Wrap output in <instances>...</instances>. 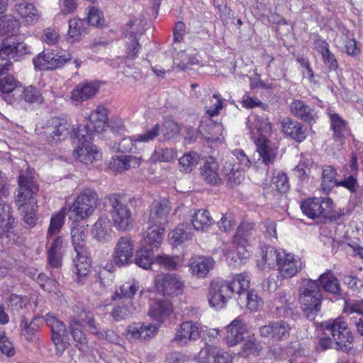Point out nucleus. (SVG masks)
Instances as JSON below:
<instances>
[{
	"label": "nucleus",
	"instance_id": "a878e982",
	"mask_svg": "<svg viewBox=\"0 0 363 363\" xmlns=\"http://www.w3.org/2000/svg\"><path fill=\"white\" fill-rule=\"evenodd\" d=\"M158 331L155 324L133 323L127 328L129 338L132 340H146L152 338Z\"/></svg>",
	"mask_w": 363,
	"mask_h": 363
},
{
	"label": "nucleus",
	"instance_id": "49530a36",
	"mask_svg": "<svg viewBox=\"0 0 363 363\" xmlns=\"http://www.w3.org/2000/svg\"><path fill=\"white\" fill-rule=\"evenodd\" d=\"M73 262L79 281H81L79 278L86 277L90 272L91 259L87 256L86 252H83L82 253H76Z\"/></svg>",
	"mask_w": 363,
	"mask_h": 363
},
{
	"label": "nucleus",
	"instance_id": "5fc2aeb1",
	"mask_svg": "<svg viewBox=\"0 0 363 363\" xmlns=\"http://www.w3.org/2000/svg\"><path fill=\"white\" fill-rule=\"evenodd\" d=\"M238 302L240 306L245 304L247 308L251 311H257L263 303L262 298L257 294L247 290L245 291V294H242L241 299Z\"/></svg>",
	"mask_w": 363,
	"mask_h": 363
},
{
	"label": "nucleus",
	"instance_id": "bb28decb",
	"mask_svg": "<svg viewBox=\"0 0 363 363\" xmlns=\"http://www.w3.org/2000/svg\"><path fill=\"white\" fill-rule=\"evenodd\" d=\"M99 89L96 82H84L74 88L71 92V99L76 102H83L93 98Z\"/></svg>",
	"mask_w": 363,
	"mask_h": 363
},
{
	"label": "nucleus",
	"instance_id": "4c0bfd02",
	"mask_svg": "<svg viewBox=\"0 0 363 363\" xmlns=\"http://www.w3.org/2000/svg\"><path fill=\"white\" fill-rule=\"evenodd\" d=\"M255 231L254 224L248 222H242L238 226L236 233L233 238L234 244L243 247L248 242Z\"/></svg>",
	"mask_w": 363,
	"mask_h": 363
},
{
	"label": "nucleus",
	"instance_id": "4d7b16f0",
	"mask_svg": "<svg viewBox=\"0 0 363 363\" xmlns=\"http://www.w3.org/2000/svg\"><path fill=\"white\" fill-rule=\"evenodd\" d=\"M66 211V208H62L58 213L52 216L48 230V236H52L60 231L65 223Z\"/></svg>",
	"mask_w": 363,
	"mask_h": 363
},
{
	"label": "nucleus",
	"instance_id": "603ef678",
	"mask_svg": "<svg viewBox=\"0 0 363 363\" xmlns=\"http://www.w3.org/2000/svg\"><path fill=\"white\" fill-rule=\"evenodd\" d=\"M331 129L333 130V138L335 140H342L345 138L344 132L346 129V121L337 113L329 114Z\"/></svg>",
	"mask_w": 363,
	"mask_h": 363
},
{
	"label": "nucleus",
	"instance_id": "5701e85b",
	"mask_svg": "<svg viewBox=\"0 0 363 363\" xmlns=\"http://www.w3.org/2000/svg\"><path fill=\"white\" fill-rule=\"evenodd\" d=\"M225 340L228 346H235L242 342L247 334L246 324L242 319L237 318L226 327Z\"/></svg>",
	"mask_w": 363,
	"mask_h": 363
},
{
	"label": "nucleus",
	"instance_id": "3c124183",
	"mask_svg": "<svg viewBox=\"0 0 363 363\" xmlns=\"http://www.w3.org/2000/svg\"><path fill=\"white\" fill-rule=\"evenodd\" d=\"M155 263L169 271L177 270L181 267V259L178 256H170L166 254L158 255L155 258Z\"/></svg>",
	"mask_w": 363,
	"mask_h": 363
},
{
	"label": "nucleus",
	"instance_id": "052dcab7",
	"mask_svg": "<svg viewBox=\"0 0 363 363\" xmlns=\"http://www.w3.org/2000/svg\"><path fill=\"white\" fill-rule=\"evenodd\" d=\"M177 157V151L173 148H160L155 151L152 159L155 161L168 162Z\"/></svg>",
	"mask_w": 363,
	"mask_h": 363
},
{
	"label": "nucleus",
	"instance_id": "2eb2a0df",
	"mask_svg": "<svg viewBox=\"0 0 363 363\" xmlns=\"http://www.w3.org/2000/svg\"><path fill=\"white\" fill-rule=\"evenodd\" d=\"M231 289L225 280L212 281L208 294L209 305L212 308L220 309L226 306V303L232 296Z\"/></svg>",
	"mask_w": 363,
	"mask_h": 363
},
{
	"label": "nucleus",
	"instance_id": "13d9d810",
	"mask_svg": "<svg viewBox=\"0 0 363 363\" xmlns=\"http://www.w3.org/2000/svg\"><path fill=\"white\" fill-rule=\"evenodd\" d=\"M138 287L136 286L134 284L126 282L120 287L119 290L116 291L114 299L117 298H125L126 302H128L129 300L132 301V298L138 291Z\"/></svg>",
	"mask_w": 363,
	"mask_h": 363
},
{
	"label": "nucleus",
	"instance_id": "c85d7f7f",
	"mask_svg": "<svg viewBox=\"0 0 363 363\" xmlns=\"http://www.w3.org/2000/svg\"><path fill=\"white\" fill-rule=\"evenodd\" d=\"M290 108L292 115L308 123L315 122L318 118L315 109L301 100L293 101Z\"/></svg>",
	"mask_w": 363,
	"mask_h": 363
},
{
	"label": "nucleus",
	"instance_id": "4468645a",
	"mask_svg": "<svg viewBox=\"0 0 363 363\" xmlns=\"http://www.w3.org/2000/svg\"><path fill=\"white\" fill-rule=\"evenodd\" d=\"M43 319L51 330L52 341L55 346L56 354L61 356L67 347V342L65 340L67 335L66 326L52 313L46 314Z\"/></svg>",
	"mask_w": 363,
	"mask_h": 363
},
{
	"label": "nucleus",
	"instance_id": "2f4dec72",
	"mask_svg": "<svg viewBox=\"0 0 363 363\" xmlns=\"http://www.w3.org/2000/svg\"><path fill=\"white\" fill-rule=\"evenodd\" d=\"M172 312V307L169 301L158 299L150 306L148 314L151 318L162 323Z\"/></svg>",
	"mask_w": 363,
	"mask_h": 363
},
{
	"label": "nucleus",
	"instance_id": "412c9836",
	"mask_svg": "<svg viewBox=\"0 0 363 363\" xmlns=\"http://www.w3.org/2000/svg\"><path fill=\"white\" fill-rule=\"evenodd\" d=\"M289 189V179L286 173L274 171L269 182L267 180L263 184L265 196H276L278 193H286Z\"/></svg>",
	"mask_w": 363,
	"mask_h": 363
},
{
	"label": "nucleus",
	"instance_id": "338daca9",
	"mask_svg": "<svg viewBox=\"0 0 363 363\" xmlns=\"http://www.w3.org/2000/svg\"><path fill=\"white\" fill-rule=\"evenodd\" d=\"M1 21H4L2 26H0V35H11L14 33L15 29L19 26V23L17 20L12 18H8L6 17L1 18Z\"/></svg>",
	"mask_w": 363,
	"mask_h": 363
},
{
	"label": "nucleus",
	"instance_id": "69168bd1",
	"mask_svg": "<svg viewBox=\"0 0 363 363\" xmlns=\"http://www.w3.org/2000/svg\"><path fill=\"white\" fill-rule=\"evenodd\" d=\"M138 141L135 136L133 138H124L118 143V150L121 152H136Z\"/></svg>",
	"mask_w": 363,
	"mask_h": 363
},
{
	"label": "nucleus",
	"instance_id": "680f3d73",
	"mask_svg": "<svg viewBox=\"0 0 363 363\" xmlns=\"http://www.w3.org/2000/svg\"><path fill=\"white\" fill-rule=\"evenodd\" d=\"M160 130L161 127L159 123H157L151 129L135 135V140L138 143H149L154 140L159 135Z\"/></svg>",
	"mask_w": 363,
	"mask_h": 363
},
{
	"label": "nucleus",
	"instance_id": "f704fd0d",
	"mask_svg": "<svg viewBox=\"0 0 363 363\" xmlns=\"http://www.w3.org/2000/svg\"><path fill=\"white\" fill-rule=\"evenodd\" d=\"M317 281L325 291L334 295H340V281L330 270L320 274Z\"/></svg>",
	"mask_w": 363,
	"mask_h": 363
},
{
	"label": "nucleus",
	"instance_id": "6e6d98bb",
	"mask_svg": "<svg viewBox=\"0 0 363 363\" xmlns=\"http://www.w3.org/2000/svg\"><path fill=\"white\" fill-rule=\"evenodd\" d=\"M69 330L70 334L77 343L85 345L86 343V334L83 331V325L79 324L75 318H69Z\"/></svg>",
	"mask_w": 363,
	"mask_h": 363
},
{
	"label": "nucleus",
	"instance_id": "473e14b6",
	"mask_svg": "<svg viewBox=\"0 0 363 363\" xmlns=\"http://www.w3.org/2000/svg\"><path fill=\"white\" fill-rule=\"evenodd\" d=\"M112 225L107 217H101L94 223L93 227V236L99 242H106L111 240Z\"/></svg>",
	"mask_w": 363,
	"mask_h": 363
},
{
	"label": "nucleus",
	"instance_id": "6e6552de",
	"mask_svg": "<svg viewBox=\"0 0 363 363\" xmlns=\"http://www.w3.org/2000/svg\"><path fill=\"white\" fill-rule=\"evenodd\" d=\"M111 206L110 210L115 227L121 230H127L132 227V213L119 194H111L107 197Z\"/></svg>",
	"mask_w": 363,
	"mask_h": 363
},
{
	"label": "nucleus",
	"instance_id": "f8f14e48",
	"mask_svg": "<svg viewBox=\"0 0 363 363\" xmlns=\"http://www.w3.org/2000/svg\"><path fill=\"white\" fill-rule=\"evenodd\" d=\"M71 127V124L64 118H51L43 127L47 142L52 145H57L70 135Z\"/></svg>",
	"mask_w": 363,
	"mask_h": 363
},
{
	"label": "nucleus",
	"instance_id": "dca6fc26",
	"mask_svg": "<svg viewBox=\"0 0 363 363\" xmlns=\"http://www.w3.org/2000/svg\"><path fill=\"white\" fill-rule=\"evenodd\" d=\"M291 331V325L283 320L271 321L259 328L261 337L272 342H279L288 340Z\"/></svg>",
	"mask_w": 363,
	"mask_h": 363
},
{
	"label": "nucleus",
	"instance_id": "e433bc0d",
	"mask_svg": "<svg viewBox=\"0 0 363 363\" xmlns=\"http://www.w3.org/2000/svg\"><path fill=\"white\" fill-rule=\"evenodd\" d=\"M227 284L230 286L232 291V296L234 294H238L237 301H240L242 294H245L250 286L249 277L245 274H238L234 276L230 281H227Z\"/></svg>",
	"mask_w": 363,
	"mask_h": 363
},
{
	"label": "nucleus",
	"instance_id": "1a4fd4ad",
	"mask_svg": "<svg viewBox=\"0 0 363 363\" xmlns=\"http://www.w3.org/2000/svg\"><path fill=\"white\" fill-rule=\"evenodd\" d=\"M232 155L223 167V172L229 183L237 184L241 182L245 169L249 166L250 161L242 150H235Z\"/></svg>",
	"mask_w": 363,
	"mask_h": 363
},
{
	"label": "nucleus",
	"instance_id": "b1692460",
	"mask_svg": "<svg viewBox=\"0 0 363 363\" xmlns=\"http://www.w3.org/2000/svg\"><path fill=\"white\" fill-rule=\"evenodd\" d=\"M108 110L104 106H99L91 111L89 121L86 125L88 131L93 133H101L107 127Z\"/></svg>",
	"mask_w": 363,
	"mask_h": 363
},
{
	"label": "nucleus",
	"instance_id": "f257e3e1",
	"mask_svg": "<svg viewBox=\"0 0 363 363\" xmlns=\"http://www.w3.org/2000/svg\"><path fill=\"white\" fill-rule=\"evenodd\" d=\"M33 169L28 168L21 172L18 177V187L16 190L15 203L18 206L24 222L33 227L36 223V211L38 208L35 196L39 188L33 180Z\"/></svg>",
	"mask_w": 363,
	"mask_h": 363
},
{
	"label": "nucleus",
	"instance_id": "09e8293b",
	"mask_svg": "<svg viewBox=\"0 0 363 363\" xmlns=\"http://www.w3.org/2000/svg\"><path fill=\"white\" fill-rule=\"evenodd\" d=\"M337 172L335 168L330 165L323 168L321 189L323 191L328 194L337 184Z\"/></svg>",
	"mask_w": 363,
	"mask_h": 363
},
{
	"label": "nucleus",
	"instance_id": "a211bd4d",
	"mask_svg": "<svg viewBox=\"0 0 363 363\" xmlns=\"http://www.w3.org/2000/svg\"><path fill=\"white\" fill-rule=\"evenodd\" d=\"M302 269L303 264L299 257L286 252L277 266L279 276L284 279L296 276Z\"/></svg>",
	"mask_w": 363,
	"mask_h": 363
},
{
	"label": "nucleus",
	"instance_id": "9d476101",
	"mask_svg": "<svg viewBox=\"0 0 363 363\" xmlns=\"http://www.w3.org/2000/svg\"><path fill=\"white\" fill-rule=\"evenodd\" d=\"M333 204L330 198H310L301 203V208L303 214L309 218H325L330 216Z\"/></svg>",
	"mask_w": 363,
	"mask_h": 363
},
{
	"label": "nucleus",
	"instance_id": "aec40b11",
	"mask_svg": "<svg viewBox=\"0 0 363 363\" xmlns=\"http://www.w3.org/2000/svg\"><path fill=\"white\" fill-rule=\"evenodd\" d=\"M191 274L198 279H203L215 266V261L211 257L195 256L188 263Z\"/></svg>",
	"mask_w": 363,
	"mask_h": 363
},
{
	"label": "nucleus",
	"instance_id": "c03bdc74",
	"mask_svg": "<svg viewBox=\"0 0 363 363\" xmlns=\"http://www.w3.org/2000/svg\"><path fill=\"white\" fill-rule=\"evenodd\" d=\"M21 84L11 74H6L4 77L0 78V92L6 96L15 97L17 92L21 91Z\"/></svg>",
	"mask_w": 363,
	"mask_h": 363
},
{
	"label": "nucleus",
	"instance_id": "cd10ccee",
	"mask_svg": "<svg viewBox=\"0 0 363 363\" xmlns=\"http://www.w3.org/2000/svg\"><path fill=\"white\" fill-rule=\"evenodd\" d=\"M74 314L69 318H75L79 324H82L86 330L92 334H98L100 337H103L102 333H99L98 324L96 323L94 314L86 311L85 308H80L79 306H74Z\"/></svg>",
	"mask_w": 363,
	"mask_h": 363
},
{
	"label": "nucleus",
	"instance_id": "f03ea898",
	"mask_svg": "<svg viewBox=\"0 0 363 363\" xmlns=\"http://www.w3.org/2000/svg\"><path fill=\"white\" fill-rule=\"evenodd\" d=\"M172 204L167 199L155 200L149 206L146 221L145 242L160 247L164 238V225L168 223Z\"/></svg>",
	"mask_w": 363,
	"mask_h": 363
},
{
	"label": "nucleus",
	"instance_id": "39448f33",
	"mask_svg": "<svg viewBox=\"0 0 363 363\" xmlns=\"http://www.w3.org/2000/svg\"><path fill=\"white\" fill-rule=\"evenodd\" d=\"M325 335H331L335 349L348 352L353 347L354 337L347 323L340 318L322 323Z\"/></svg>",
	"mask_w": 363,
	"mask_h": 363
},
{
	"label": "nucleus",
	"instance_id": "0eeeda50",
	"mask_svg": "<svg viewBox=\"0 0 363 363\" xmlns=\"http://www.w3.org/2000/svg\"><path fill=\"white\" fill-rule=\"evenodd\" d=\"M97 201L98 195L94 189H83L69 208V218L78 221L88 218L96 208Z\"/></svg>",
	"mask_w": 363,
	"mask_h": 363
},
{
	"label": "nucleus",
	"instance_id": "79ce46f5",
	"mask_svg": "<svg viewBox=\"0 0 363 363\" xmlns=\"http://www.w3.org/2000/svg\"><path fill=\"white\" fill-rule=\"evenodd\" d=\"M72 243L76 253L86 252L85 229L84 226L76 224L71 230Z\"/></svg>",
	"mask_w": 363,
	"mask_h": 363
},
{
	"label": "nucleus",
	"instance_id": "423d86ee",
	"mask_svg": "<svg viewBox=\"0 0 363 363\" xmlns=\"http://www.w3.org/2000/svg\"><path fill=\"white\" fill-rule=\"evenodd\" d=\"M26 43L18 42L13 36L6 38L0 43V76L6 74L13 67L11 60L28 53Z\"/></svg>",
	"mask_w": 363,
	"mask_h": 363
},
{
	"label": "nucleus",
	"instance_id": "ea45409f",
	"mask_svg": "<svg viewBox=\"0 0 363 363\" xmlns=\"http://www.w3.org/2000/svg\"><path fill=\"white\" fill-rule=\"evenodd\" d=\"M139 306H135L132 301L119 305L113 308L111 315L116 321L125 320L139 311Z\"/></svg>",
	"mask_w": 363,
	"mask_h": 363
},
{
	"label": "nucleus",
	"instance_id": "37998d69",
	"mask_svg": "<svg viewBox=\"0 0 363 363\" xmlns=\"http://www.w3.org/2000/svg\"><path fill=\"white\" fill-rule=\"evenodd\" d=\"M169 240L174 245H179L193 237L191 228L187 223H181L169 233Z\"/></svg>",
	"mask_w": 363,
	"mask_h": 363
},
{
	"label": "nucleus",
	"instance_id": "ddd939ff",
	"mask_svg": "<svg viewBox=\"0 0 363 363\" xmlns=\"http://www.w3.org/2000/svg\"><path fill=\"white\" fill-rule=\"evenodd\" d=\"M72 59L69 54L60 55L57 50H44L33 58L35 67L40 70L55 69L62 67Z\"/></svg>",
	"mask_w": 363,
	"mask_h": 363
},
{
	"label": "nucleus",
	"instance_id": "7c9ffc66",
	"mask_svg": "<svg viewBox=\"0 0 363 363\" xmlns=\"http://www.w3.org/2000/svg\"><path fill=\"white\" fill-rule=\"evenodd\" d=\"M142 248L137 251L135 258V263L140 267L147 269L152 263H155L153 257L154 249H157L160 247H155L150 243L145 242V238L143 240Z\"/></svg>",
	"mask_w": 363,
	"mask_h": 363
},
{
	"label": "nucleus",
	"instance_id": "4be33fe9",
	"mask_svg": "<svg viewBox=\"0 0 363 363\" xmlns=\"http://www.w3.org/2000/svg\"><path fill=\"white\" fill-rule=\"evenodd\" d=\"M12 12L13 18H19L27 23H35L40 17L33 4L26 0H15Z\"/></svg>",
	"mask_w": 363,
	"mask_h": 363
},
{
	"label": "nucleus",
	"instance_id": "6ab92c4d",
	"mask_svg": "<svg viewBox=\"0 0 363 363\" xmlns=\"http://www.w3.org/2000/svg\"><path fill=\"white\" fill-rule=\"evenodd\" d=\"M200 335L201 329L197 323L185 321L180 325L172 342L179 345H185L189 341L198 339Z\"/></svg>",
	"mask_w": 363,
	"mask_h": 363
},
{
	"label": "nucleus",
	"instance_id": "bf43d9fd",
	"mask_svg": "<svg viewBox=\"0 0 363 363\" xmlns=\"http://www.w3.org/2000/svg\"><path fill=\"white\" fill-rule=\"evenodd\" d=\"M70 137L72 138L77 139L79 143L83 144L84 142H89L92 139L93 133L88 131L86 125L82 128L81 126L71 127Z\"/></svg>",
	"mask_w": 363,
	"mask_h": 363
},
{
	"label": "nucleus",
	"instance_id": "a18cd8bd",
	"mask_svg": "<svg viewBox=\"0 0 363 363\" xmlns=\"http://www.w3.org/2000/svg\"><path fill=\"white\" fill-rule=\"evenodd\" d=\"M11 209L10 205L0 201V237L13 228L14 218Z\"/></svg>",
	"mask_w": 363,
	"mask_h": 363
},
{
	"label": "nucleus",
	"instance_id": "393cba45",
	"mask_svg": "<svg viewBox=\"0 0 363 363\" xmlns=\"http://www.w3.org/2000/svg\"><path fill=\"white\" fill-rule=\"evenodd\" d=\"M281 130L284 134L296 140L301 143L306 138V128L297 121L291 118H285L281 121Z\"/></svg>",
	"mask_w": 363,
	"mask_h": 363
},
{
	"label": "nucleus",
	"instance_id": "774afa93",
	"mask_svg": "<svg viewBox=\"0 0 363 363\" xmlns=\"http://www.w3.org/2000/svg\"><path fill=\"white\" fill-rule=\"evenodd\" d=\"M86 20L88 22V26H101L104 23L102 13L94 7L90 9Z\"/></svg>",
	"mask_w": 363,
	"mask_h": 363
},
{
	"label": "nucleus",
	"instance_id": "20e7f679",
	"mask_svg": "<svg viewBox=\"0 0 363 363\" xmlns=\"http://www.w3.org/2000/svg\"><path fill=\"white\" fill-rule=\"evenodd\" d=\"M298 301L306 313L320 311L323 301V293L318 281L302 279L298 287Z\"/></svg>",
	"mask_w": 363,
	"mask_h": 363
},
{
	"label": "nucleus",
	"instance_id": "9b49d317",
	"mask_svg": "<svg viewBox=\"0 0 363 363\" xmlns=\"http://www.w3.org/2000/svg\"><path fill=\"white\" fill-rule=\"evenodd\" d=\"M154 284L157 291L165 296H178L182 293L184 287L181 277L171 273L158 274Z\"/></svg>",
	"mask_w": 363,
	"mask_h": 363
},
{
	"label": "nucleus",
	"instance_id": "864d4df0",
	"mask_svg": "<svg viewBox=\"0 0 363 363\" xmlns=\"http://www.w3.org/2000/svg\"><path fill=\"white\" fill-rule=\"evenodd\" d=\"M199 155L196 152L184 154L179 160L180 171L186 173L191 172L199 163Z\"/></svg>",
	"mask_w": 363,
	"mask_h": 363
},
{
	"label": "nucleus",
	"instance_id": "58836bf2",
	"mask_svg": "<svg viewBox=\"0 0 363 363\" xmlns=\"http://www.w3.org/2000/svg\"><path fill=\"white\" fill-rule=\"evenodd\" d=\"M214 220L209 211L205 209L196 210L192 216L191 224L196 230H206Z\"/></svg>",
	"mask_w": 363,
	"mask_h": 363
},
{
	"label": "nucleus",
	"instance_id": "a19ab883",
	"mask_svg": "<svg viewBox=\"0 0 363 363\" xmlns=\"http://www.w3.org/2000/svg\"><path fill=\"white\" fill-rule=\"evenodd\" d=\"M218 164L213 158L206 161L201 168V174L203 179L208 184L214 185L220 182L218 173Z\"/></svg>",
	"mask_w": 363,
	"mask_h": 363
},
{
	"label": "nucleus",
	"instance_id": "0e129e2a",
	"mask_svg": "<svg viewBox=\"0 0 363 363\" xmlns=\"http://www.w3.org/2000/svg\"><path fill=\"white\" fill-rule=\"evenodd\" d=\"M216 347L206 346L202 348L198 354V363H215Z\"/></svg>",
	"mask_w": 363,
	"mask_h": 363
},
{
	"label": "nucleus",
	"instance_id": "72a5a7b5",
	"mask_svg": "<svg viewBox=\"0 0 363 363\" xmlns=\"http://www.w3.org/2000/svg\"><path fill=\"white\" fill-rule=\"evenodd\" d=\"M74 157L79 162L88 164L94 161L100 160L101 153L95 146L82 145L74 150Z\"/></svg>",
	"mask_w": 363,
	"mask_h": 363
},
{
	"label": "nucleus",
	"instance_id": "de8ad7c7",
	"mask_svg": "<svg viewBox=\"0 0 363 363\" xmlns=\"http://www.w3.org/2000/svg\"><path fill=\"white\" fill-rule=\"evenodd\" d=\"M40 317L35 316L31 321L28 322L26 318L22 316L21 320V326L22 328L21 335L26 338L27 341L31 342L35 337V334L40 328L39 325Z\"/></svg>",
	"mask_w": 363,
	"mask_h": 363
},
{
	"label": "nucleus",
	"instance_id": "c756f323",
	"mask_svg": "<svg viewBox=\"0 0 363 363\" xmlns=\"http://www.w3.org/2000/svg\"><path fill=\"white\" fill-rule=\"evenodd\" d=\"M4 100L10 104H13L17 101L24 100L26 102L29 104L41 103L43 101V96L40 92L34 86H29L24 88L21 86V91H18L15 97L11 96H6L4 97Z\"/></svg>",
	"mask_w": 363,
	"mask_h": 363
},
{
	"label": "nucleus",
	"instance_id": "7ed1b4c3",
	"mask_svg": "<svg viewBox=\"0 0 363 363\" xmlns=\"http://www.w3.org/2000/svg\"><path fill=\"white\" fill-rule=\"evenodd\" d=\"M252 125L258 134L257 137L253 130L251 132V138L256 145L257 161L269 167L274 164L278 153L277 147L267 138L272 133V124L267 118L256 116Z\"/></svg>",
	"mask_w": 363,
	"mask_h": 363
},
{
	"label": "nucleus",
	"instance_id": "c9c22d12",
	"mask_svg": "<svg viewBox=\"0 0 363 363\" xmlns=\"http://www.w3.org/2000/svg\"><path fill=\"white\" fill-rule=\"evenodd\" d=\"M88 22L86 19L72 18L69 21V38L73 42L79 41L88 33Z\"/></svg>",
	"mask_w": 363,
	"mask_h": 363
},
{
	"label": "nucleus",
	"instance_id": "e2e57ef3",
	"mask_svg": "<svg viewBox=\"0 0 363 363\" xmlns=\"http://www.w3.org/2000/svg\"><path fill=\"white\" fill-rule=\"evenodd\" d=\"M180 128L178 124L174 121H165L162 124V132L164 137L170 140L179 133Z\"/></svg>",
	"mask_w": 363,
	"mask_h": 363
},
{
	"label": "nucleus",
	"instance_id": "f3484780",
	"mask_svg": "<svg viewBox=\"0 0 363 363\" xmlns=\"http://www.w3.org/2000/svg\"><path fill=\"white\" fill-rule=\"evenodd\" d=\"M133 256V242L128 236L121 237L112 255V263L118 267H124L132 262Z\"/></svg>",
	"mask_w": 363,
	"mask_h": 363
},
{
	"label": "nucleus",
	"instance_id": "8fccbe9b",
	"mask_svg": "<svg viewBox=\"0 0 363 363\" xmlns=\"http://www.w3.org/2000/svg\"><path fill=\"white\" fill-rule=\"evenodd\" d=\"M284 250H277L272 246H264L261 249L262 260L269 267H277Z\"/></svg>",
	"mask_w": 363,
	"mask_h": 363
}]
</instances>
